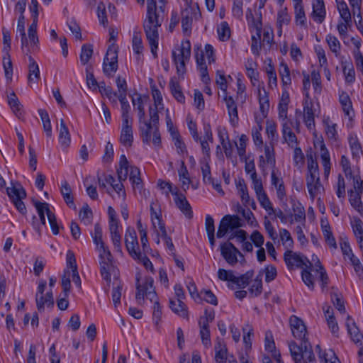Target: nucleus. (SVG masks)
Here are the masks:
<instances>
[{
  "instance_id": "28",
  "label": "nucleus",
  "mask_w": 363,
  "mask_h": 363,
  "mask_svg": "<svg viewBox=\"0 0 363 363\" xmlns=\"http://www.w3.org/2000/svg\"><path fill=\"white\" fill-rule=\"evenodd\" d=\"M253 28L255 30V35H252V45H251V50L254 55H259V50L261 48L260 45V38H261V33H262V23L260 21L254 23Z\"/></svg>"
},
{
  "instance_id": "1",
  "label": "nucleus",
  "mask_w": 363,
  "mask_h": 363,
  "mask_svg": "<svg viewBox=\"0 0 363 363\" xmlns=\"http://www.w3.org/2000/svg\"><path fill=\"white\" fill-rule=\"evenodd\" d=\"M161 5L157 7L155 0H147V14L143 22L144 31L148 40L151 52L154 57H157V50L159 43V28L163 21L165 0H159Z\"/></svg>"
},
{
  "instance_id": "51",
  "label": "nucleus",
  "mask_w": 363,
  "mask_h": 363,
  "mask_svg": "<svg viewBox=\"0 0 363 363\" xmlns=\"http://www.w3.org/2000/svg\"><path fill=\"white\" fill-rule=\"evenodd\" d=\"M291 18L289 15L286 9H283L279 11L277 13V26L279 28V33H281V27L283 25H288L290 23Z\"/></svg>"
},
{
  "instance_id": "57",
  "label": "nucleus",
  "mask_w": 363,
  "mask_h": 363,
  "mask_svg": "<svg viewBox=\"0 0 363 363\" xmlns=\"http://www.w3.org/2000/svg\"><path fill=\"white\" fill-rule=\"evenodd\" d=\"M190 11L188 9H186L182 11V26L183 31L184 33L187 31H191V24H192V18L189 16Z\"/></svg>"
},
{
  "instance_id": "39",
  "label": "nucleus",
  "mask_w": 363,
  "mask_h": 363,
  "mask_svg": "<svg viewBox=\"0 0 363 363\" xmlns=\"http://www.w3.org/2000/svg\"><path fill=\"white\" fill-rule=\"evenodd\" d=\"M68 128L64 119H60V128L59 130V143L64 150L68 148Z\"/></svg>"
},
{
  "instance_id": "55",
  "label": "nucleus",
  "mask_w": 363,
  "mask_h": 363,
  "mask_svg": "<svg viewBox=\"0 0 363 363\" xmlns=\"http://www.w3.org/2000/svg\"><path fill=\"white\" fill-rule=\"evenodd\" d=\"M219 39L222 41H225L229 39L230 36V30L227 22H222L217 29Z\"/></svg>"
},
{
  "instance_id": "56",
  "label": "nucleus",
  "mask_w": 363,
  "mask_h": 363,
  "mask_svg": "<svg viewBox=\"0 0 363 363\" xmlns=\"http://www.w3.org/2000/svg\"><path fill=\"white\" fill-rule=\"evenodd\" d=\"M250 294L253 296H258L262 291V281L260 277H257L249 289Z\"/></svg>"
},
{
  "instance_id": "5",
  "label": "nucleus",
  "mask_w": 363,
  "mask_h": 363,
  "mask_svg": "<svg viewBox=\"0 0 363 363\" xmlns=\"http://www.w3.org/2000/svg\"><path fill=\"white\" fill-rule=\"evenodd\" d=\"M353 189L348 191L351 206L363 216V180L358 175H353Z\"/></svg>"
},
{
  "instance_id": "27",
  "label": "nucleus",
  "mask_w": 363,
  "mask_h": 363,
  "mask_svg": "<svg viewBox=\"0 0 363 363\" xmlns=\"http://www.w3.org/2000/svg\"><path fill=\"white\" fill-rule=\"evenodd\" d=\"M325 15L326 11L323 0H313L312 16L314 21L321 23L323 22Z\"/></svg>"
},
{
  "instance_id": "46",
  "label": "nucleus",
  "mask_w": 363,
  "mask_h": 363,
  "mask_svg": "<svg viewBox=\"0 0 363 363\" xmlns=\"http://www.w3.org/2000/svg\"><path fill=\"white\" fill-rule=\"evenodd\" d=\"M37 24L36 22H33L28 30V43L30 42V44L33 47H37V45L39 43L38 36L37 34Z\"/></svg>"
},
{
  "instance_id": "29",
  "label": "nucleus",
  "mask_w": 363,
  "mask_h": 363,
  "mask_svg": "<svg viewBox=\"0 0 363 363\" xmlns=\"http://www.w3.org/2000/svg\"><path fill=\"white\" fill-rule=\"evenodd\" d=\"M214 350L216 352L215 360L216 363H226L228 350L225 344L221 339L218 337L217 338Z\"/></svg>"
},
{
  "instance_id": "32",
  "label": "nucleus",
  "mask_w": 363,
  "mask_h": 363,
  "mask_svg": "<svg viewBox=\"0 0 363 363\" xmlns=\"http://www.w3.org/2000/svg\"><path fill=\"white\" fill-rule=\"evenodd\" d=\"M130 171L129 179L132 183L133 189L140 190L143 188L142 179L140 178V169L135 166H128V172Z\"/></svg>"
},
{
  "instance_id": "38",
  "label": "nucleus",
  "mask_w": 363,
  "mask_h": 363,
  "mask_svg": "<svg viewBox=\"0 0 363 363\" xmlns=\"http://www.w3.org/2000/svg\"><path fill=\"white\" fill-rule=\"evenodd\" d=\"M348 142L353 157L359 158L362 155V150L357 136L350 134L348 137Z\"/></svg>"
},
{
  "instance_id": "23",
  "label": "nucleus",
  "mask_w": 363,
  "mask_h": 363,
  "mask_svg": "<svg viewBox=\"0 0 363 363\" xmlns=\"http://www.w3.org/2000/svg\"><path fill=\"white\" fill-rule=\"evenodd\" d=\"M69 269L72 271L71 279L69 283L72 281L78 289L79 293L82 292V281L79 277L76 259L73 252L69 251Z\"/></svg>"
},
{
  "instance_id": "61",
  "label": "nucleus",
  "mask_w": 363,
  "mask_h": 363,
  "mask_svg": "<svg viewBox=\"0 0 363 363\" xmlns=\"http://www.w3.org/2000/svg\"><path fill=\"white\" fill-rule=\"evenodd\" d=\"M252 274L249 272L245 274L241 275L239 277H235V275L233 277L232 283L235 284L240 288H245L249 282V279H250Z\"/></svg>"
},
{
  "instance_id": "41",
  "label": "nucleus",
  "mask_w": 363,
  "mask_h": 363,
  "mask_svg": "<svg viewBox=\"0 0 363 363\" xmlns=\"http://www.w3.org/2000/svg\"><path fill=\"white\" fill-rule=\"evenodd\" d=\"M325 40L331 52L334 53L336 57L339 56L340 54L341 45L338 39L335 36L328 34L326 35Z\"/></svg>"
},
{
  "instance_id": "31",
  "label": "nucleus",
  "mask_w": 363,
  "mask_h": 363,
  "mask_svg": "<svg viewBox=\"0 0 363 363\" xmlns=\"http://www.w3.org/2000/svg\"><path fill=\"white\" fill-rule=\"evenodd\" d=\"M16 30L21 37V48L23 50L26 49V55H28L30 50L28 48V39L25 32V17L23 15H20L18 17Z\"/></svg>"
},
{
  "instance_id": "34",
  "label": "nucleus",
  "mask_w": 363,
  "mask_h": 363,
  "mask_svg": "<svg viewBox=\"0 0 363 363\" xmlns=\"http://www.w3.org/2000/svg\"><path fill=\"white\" fill-rule=\"evenodd\" d=\"M8 103L12 109L13 113L18 117L21 118L23 115L22 105L21 104L18 99L14 92L11 93L8 96Z\"/></svg>"
},
{
  "instance_id": "53",
  "label": "nucleus",
  "mask_w": 363,
  "mask_h": 363,
  "mask_svg": "<svg viewBox=\"0 0 363 363\" xmlns=\"http://www.w3.org/2000/svg\"><path fill=\"white\" fill-rule=\"evenodd\" d=\"M79 218L85 225L91 224L92 221L93 214L91 209L87 204H85L79 212Z\"/></svg>"
},
{
  "instance_id": "43",
  "label": "nucleus",
  "mask_w": 363,
  "mask_h": 363,
  "mask_svg": "<svg viewBox=\"0 0 363 363\" xmlns=\"http://www.w3.org/2000/svg\"><path fill=\"white\" fill-rule=\"evenodd\" d=\"M294 9H295V20H296V24L300 25L301 26H306V17L303 7L301 3L295 4Z\"/></svg>"
},
{
  "instance_id": "47",
  "label": "nucleus",
  "mask_w": 363,
  "mask_h": 363,
  "mask_svg": "<svg viewBox=\"0 0 363 363\" xmlns=\"http://www.w3.org/2000/svg\"><path fill=\"white\" fill-rule=\"evenodd\" d=\"M356 239L363 237V222L358 217H353L350 221Z\"/></svg>"
},
{
  "instance_id": "58",
  "label": "nucleus",
  "mask_w": 363,
  "mask_h": 363,
  "mask_svg": "<svg viewBox=\"0 0 363 363\" xmlns=\"http://www.w3.org/2000/svg\"><path fill=\"white\" fill-rule=\"evenodd\" d=\"M3 67L4 69L5 77L6 80L11 82L13 76V65L11 57H3Z\"/></svg>"
},
{
  "instance_id": "26",
  "label": "nucleus",
  "mask_w": 363,
  "mask_h": 363,
  "mask_svg": "<svg viewBox=\"0 0 363 363\" xmlns=\"http://www.w3.org/2000/svg\"><path fill=\"white\" fill-rule=\"evenodd\" d=\"M346 326L352 341L355 343H359L362 345V342H363V335L359 332V328L357 327L355 323L350 315H347Z\"/></svg>"
},
{
  "instance_id": "33",
  "label": "nucleus",
  "mask_w": 363,
  "mask_h": 363,
  "mask_svg": "<svg viewBox=\"0 0 363 363\" xmlns=\"http://www.w3.org/2000/svg\"><path fill=\"white\" fill-rule=\"evenodd\" d=\"M342 67L346 83L352 84L355 81V71L351 62H342Z\"/></svg>"
},
{
  "instance_id": "40",
  "label": "nucleus",
  "mask_w": 363,
  "mask_h": 363,
  "mask_svg": "<svg viewBox=\"0 0 363 363\" xmlns=\"http://www.w3.org/2000/svg\"><path fill=\"white\" fill-rule=\"evenodd\" d=\"M96 250L99 253L100 264L112 263V255L106 244L96 247Z\"/></svg>"
},
{
  "instance_id": "19",
  "label": "nucleus",
  "mask_w": 363,
  "mask_h": 363,
  "mask_svg": "<svg viewBox=\"0 0 363 363\" xmlns=\"http://www.w3.org/2000/svg\"><path fill=\"white\" fill-rule=\"evenodd\" d=\"M133 121L122 122L120 135L121 143L125 147H131L133 142Z\"/></svg>"
},
{
  "instance_id": "20",
  "label": "nucleus",
  "mask_w": 363,
  "mask_h": 363,
  "mask_svg": "<svg viewBox=\"0 0 363 363\" xmlns=\"http://www.w3.org/2000/svg\"><path fill=\"white\" fill-rule=\"evenodd\" d=\"M282 136L284 141L291 147H294L297 145V138L291 130V126H294L293 121H286L281 123Z\"/></svg>"
},
{
  "instance_id": "21",
  "label": "nucleus",
  "mask_w": 363,
  "mask_h": 363,
  "mask_svg": "<svg viewBox=\"0 0 363 363\" xmlns=\"http://www.w3.org/2000/svg\"><path fill=\"white\" fill-rule=\"evenodd\" d=\"M28 82L29 86H32L33 84H36L40 79V69L38 65L31 55L28 56Z\"/></svg>"
},
{
  "instance_id": "18",
  "label": "nucleus",
  "mask_w": 363,
  "mask_h": 363,
  "mask_svg": "<svg viewBox=\"0 0 363 363\" xmlns=\"http://www.w3.org/2000/svg\"><path fill=\"white\" fill-rule=\"evenodd\" d=\"M199 142L201 144L202 152L208 157H210V147L209 143H213V133L211 130V127L209 123L203 124V138L201 139L200 138V140Z\"/></svg>"
},
{
  "instance_id": "64",
  "label": "nucleus",
  "mask_w": 363,
  "mask_h": 363,
  "mask_svg": "<svg viewBox=\"0 0 363 363\" xmlns=\"http://www.w3.org/2000/svg\"><path fill=\"white\" fill-rule=\"evenodd\" d=\"M340 164L345 174V177L347 179H351L354 174H352V171L350 167V162L346 156L342 155L341 157Z\"/></svg>"
},
{
  "instance_id": "60",
  "label": "nucleus",
  "mask_w": 363,
  "mask_h": 363,
  "mask_svg": "<svg viewBox=\"0 0 363 363\" xmlns=\"http://www.w3.org/2000/svg\"><path fill=\"white\" fill-rule=\"evenodd\" d=\"M264 155L266 162L272 166V169H275L276 160L274 147L272 145H265Z\"/></svg>"
},
{
  "instance_id": "13",
  "label": "nucleus",
  "mask_w": 363,
  "mask_h": 363,
  "mask_svg": "<svg viewBox=\"0 0 363 363\" xmlns=\"http://www.w3.org/2000/svg\"><path fill=\"white\" fill-rule=\"evenodd\" d=\"M125 244L132 257H137L140 252L136 232L133 228L128 227L125 234Z\"/></svg>"
},
{
  "instance_id": "12",
  "label": "nucleus",
  "mask_w": 363,
  "mask_h": 363,
  "mask_svg": "<svg viewBox=\"0 0 363 363\" xmlns=\"http://www.w3.org/2000/svg\"><path fill=\"white\" fill-rule=\"evenodd\" d=\"M153 282L154 281L152 277H146L144 284H137L135 298L138 301L140 299L143 300L145 296L151 301L157 298V294L153 287Z\"/></svg>"
},
{
  "instance_id": "45",
  "label": "nucleus",
  "mask_w": 363,
  "mask_h": 363,
  "mask_svg": "<svg viewBox=\"0 0 363 363\" xmlns=\"http://www.w3.org/2000/svg\"><path fill=\"white\" fill-rule=\"evenodd\" d=\"M98 89L102 96H106L112 103L116 104L117 93L113 92L110 86H106L104 82H101Z\"/></svg>"
},
{
  "instance_id": "59",
  "label": "nucleus",
  "mask_w": 363,
  "mask_h": 363,
  "mask_svg": "<svg viewBox=\"0 0 363 363\" xmlns=\"http://www.w3.org/2000/svg\"><path fill=\"white\" fill-rule=\"evenodd\" d=\"M179 174L180 181L182 183V188L184 191H186L189 187L191 180L189 177L188 171L186 169V167L184 166V162H182V167L180 169Z\"/></svg>"
},
{
  "instance_id": "42",
  "label": "nucleus",
  "mask_w": 363,
  "mask_h": 363,
  "mask_svg": "<svg viewBox=\"0 0 363 363\" xmlns=\"http://www.w3.org/2000/svg\"><path fill=\"white\" fill-rule=\"evenodd\" d=\"M39 116L41 118L43 129L45 132L46 136L48 138H50L52 136V126L50 123V120L49 118V115L45 110L40 109L38 110Z\"/></svg>"
},
{
  "instance_id": "35",
  "label": "nucleus",
  "mask_w": 363,
  "mask_h": 363,
  "mask_svg": "<svg viewBox=\"0 0 363 363\" xmlns=\"http://www.w3.org/2000/svg\"><path fill=\"white\" fill-rule=\"evenodd\" d=\"M339 101L345 115L351 117L353 113V109L349 95L346 92L342 91L339 96Z\"/></svg>"
},
{
  "instance_id": "48",
  "label": "nucleus",
  "mask_w": 363,
  "mask_h": 363,
  "mask_svg": "<svg viewBox=\"0 0 363 363\" xmlns=\"http://www.w3.org/2000/svg\"><path fill=\"white\" fill-rule=\"evenodd\" d=\"M236 187L242 203L244 204L246 201H249L250 197L249 196L247 187L244 179H239V181L236 183Z\"/></svg>"
},
{
  "instance_id": "50",
  "label": "nucleus",
  "mask_w": 363,
  "mask_h": 363,
  "mask_svg": "<svg viewBox=\"0 0 363 363\" xmlns=\"http://www.w3.org/2000/svg\"><path fill=\"white\" fill-rule=\"evenodd\" d=\"M93 55L92 45L89 44H84L82 47V52L80 54V61L84 65H86Z\"/></svg>"
},
{
  "instance_id": "30",
  "label": "nucleus",
  "mask_w": 363,
  "mask_h": 363,
  "mask_svg": "<svg viewBox=\"0 0 363 363\" xmlns=\"http://www.w3.org/2000/svg\"><path fill=\"white\" fill-rule=\"evenodd\" d=\"M303 119L304 123L308 129L315 127L314 113L313 106L308 101L303 103Z\"/></svg>"
},
{
  "instance_id": "49",
  "label": "nucleus",
  "mask_w": 363,
  "mask_h": 363,
  "mask_svg": "<svg viewBox=\"0 0 363 363\" xmlns=\"http://www.w3.org/2000/svg\"><path fill=\"white\" fill-rule=\"evenodd\" d=\"M46 287V281L42 280L39 282L38 290L36 293V304L38 311H41L44 308L43 302V293Z\"/></svg>"
},
{
  "instance_id": "24",
  "label": "nucleus",
  "mask_w": 363,
  "mask_h": 363,
  "mask_svg": "<svg viewBox=\"0 0 363 363\" xmlns=\"http://www.w3.org/2000/svg\"><path fill=\"white\" fill-rule=\"evenodd\" d=\"M108 229L111 234V238L116 250L121 254V235L118 230V222L108 223Z\"/></svg>"
},
{
  "instance_id": "7",
  "label": "nucleus",
  "mask_w": 363,
  "mask_h": 363,
  "mask_svg": "<svg viewBox=\"0 0 363 363\" xmlns=\"http://www.w3.org/2000/svg\"><path fill=\"white\" fill-rule=\"evenodd\" d=\"M118 69V47L109 45L103 62V71L107 76H112Z\"/></svg>"
},
{
  "instance_id": "14",
  "label": "nucleus",
  "mask_w": 363,
  "mask_h": 363,
  "mask_svg": "<svg viewBox=\"0 0 363 363\" xmlns=\"http://www.w3.org/2000/svg\"><path fill=\"white\" fill-rule=\"evenodd\" d=\"M271 184L276 189L278 199L283 201L286 196V192L283 178L278 170L272 169L271 172Z\"/></svg>"
},
{
  "instance_id": "22",
  "label": "nucleus",
  "mask_w": 363,
  "mask_h": 363,
  "mask_svg": "<svg viewBox=\"0 0 363 363\" xmlns=\"http://www.w3.org/2000/svg\"><path fill=\"white\" fill-rule=\"evenodd\" d=\"M306 184L308 190V193L312 199L320 192L323 189V186L320 181L319 175H307L306 177Z\"/></svg>"
},
{
  "instance_id": "16",
  "label": "nucleus",
  "mask_w": 363,
  "mask_h": 363,
  "mask_svg": "<svg viewBox=\"0 0 363 363\" xmlns=\"http://www.w3.org/2000/svg\"><path fill=\"white\" fill-rule=\"evenodd\" d=\"M284 261L289 269H292L294 267L301 268L303 266L308 267L306 262H307L310 266L311 263L307 259H303L299 254L294 252L291 250H287L284 255Z\"/></svg>"
},
{
  "instance_id": "44",
  "label": "nucleus",
  "mask_w": 363,
  "mask_h": 363,
  "mask_svg": "<svg viewBox=\"0 0 363 363\" xmlns=\"http://www.w3.org/2000/svg\"><path fill=\"white\" fill-rule=\"evenodd\" d=\"M334 189L335 191V194L338 199H340L341 201H343L346 195L345 182L344 177L341 174L338 175L337 182L334 186Z\"/></svg>"
},
{
  "instance_id": "9",
  "label": "nucleus",
  "mask_w": 363,
  "mask_h": 363,
  "mask_svg": "<svg viewBox=\"0 0 363 363\" xmlns=\"http://www.w3.org/2000/svg\"><path fill=\"white\" fill-rule=\"evenodd\" d=\"M220 254L230 266H234L238 263V257L245 260L243 255L230 242H226L220 245Z\"/></svg>"
},
{
  "instance_id": "11",
  "label": "nucleus",
  "mask_w": 363,
  "mask_h": 363,
  "mask_svg": "<svg viewBox=\"0 0 363 363\" xmlns=\"http://www.w3.org/2000/svg\"><path fill=\"white\" fill-rule=\"evenodd\" d=\"M6 192L18 211L23 215H25L26 213V208L22 201L26 197L25 189L21 186H13L12 188H7Z\"/></svg>"
},
{
  "instance_id": "54",
  "label": "nucleus",
  "mask_w": 363,
  "mask_h": 363,
  "mask_svg": "<svg viewBox=\"0 0 363 363\" xmlns=\"http://www.w3.org/2000/svg\"><path fill=\"white\" fill-rule=\"evenodd\" d=\"M279 74L284 85L291 84V79L290 77V71L288 65L284 62L280 63Z\"/></svg>"
},
{
  "instance_id": "15",
  "label": "nucleus",
  "mask_w": 363,
  "mask_h": 363,
  "mask_svg": "<svg viewBox=\"0 0 363 363\" xmlns=\"http://www.w3.org/2000/svg\"><path fill=\"white\" fill-rule=\"evenodd\" d=\"M172 195L174 196V201L176 206L181 211L186 218L191 219L193 217V211L185 195L179 192L177 190L175 192H172Z\"/></svg>"
},
{
  "instance_id": "8",
  "label": "nucleus",
  "mask_w": 363,
  "mask_h": 363,
  "mask_svg": "<svg viewBox=\"0 0 363 363\" xmlns=\"http://www.w3.org/2000/svg\"><path fill=\"white\" fill-rule=\"evenodd\" d=\"M117 174L119 182L114 183L112 188L120 197L121 196L124 198L125 193L122 182L126 180L128 175V161L124 155H122L120 157L119 167L117 169Z\"/></svg>"
},
{
  "instance_id": "2",
  "label": "nucleus",
  "mask_w": 363,
  "mask_h": 363,
  "mask_svg": "<svg viewBox=\"0 0 363 363\" xmlns=\"http://www.w3.org/2000/svg\"><path fill=\"white\" fill-rule=\"evenodd\" d=\"M33 205L35 206L37 210L40 219V221L38 222L37 220L36 216H33L32 225L34 229L38 233L39 235H40V225H45V215L46 214L53 234H58L59 225L57 224L55 214L49 208V204L46 202L33 201Z\"/></svg>"
},
{
  "instance_id": "10",
  "label": "nucleus",
  "mask_w": 363,
  "mask_h": 363,
  "mask_svg": "<svg viewBox=\"0 0 363 363\" xmlns=\"http://www.w3.org/2000/svg\"><path fill=\"white\" fill-rule=\"evenodd\" d=\"M174 294L175 296L177 297V302H178V308L175 307L176 301L172 298L169 299V308L172 309V311L183 317L186 318L187 317V311H186V307L184 303L182 301V299L185 298V294L184 291V289L181 284H175L174 286Z\"/></svg>"
},
{
  "instance_id": "36",
  "label": "nucleus",
  "mask_w": 363,
  "mask_h": 363,
  "mask_svg": "<svg viewBox=\"0 0 363 363\" xmlns=\"http://www.w3.org/2000/svg\"><path fill=\"white\" fill-rule=\"evenodd\" d=\"M169 87L171 93L174 99L178 102L184 104L185 102V96L179 83L174 79H172L169 82Z\"/></svg>"
},
{
  "instance_id": "63",
  "label": "nucleus",
  "mask_w": 363,
  "mask_h": 363,
  "mask_svg": "<svg viewBox=\"0 0 363 363\" xmlns=\"http://www.w3.org/2000/svg\"><path fill=\"white\" fill-rule=\"evenodd\" d=\"M92 178L91 177H87L84 180V185L86 187V193L89 195V196L93 199L96 200L98 199V193L96 191V187L93 186L91 183H89V181H91Z\"/></svg>"
},
{
  "instance_id": "52",
  "label": "nucleus",
  "mask_w": 363,
  "mask_h": 363,
  "mask_svg": "<svg viewBox=\"0 0 363 363\" xmlns=\"http://www.w3.org/2000/svg\"><path fill=\"white\" fill-rule=\"evenodd\" d=\"M247 138L245 135H241V136L239 138V145H238L237 143L235 145H237V150H238V154L240 158L241 161L246 162V145H247Z\"/></svg>"
},
{
  "instance_id": "4",
  "label": "nucleus",
  "mask_w": 363,
  "mask_h": 363,
  "mask_svg": "<svg viewBox=\"0 0 363 363\" xmlns=\"http://www.w3.org/2000/svg\"><path fill=\"white\" fill-rule=\"evenodd\" d=\"M289 347L291 357L296 363H301L302 360L305 363L314 361L315 356L312 350V347L308 340L302 341L300 346L295 342H291L289 343Z\"/></svg>"
},
{
  "instance_id": "37",
  "label": "nucleus",
  "mask_w": 363,
  "mask_h": 363,
  "mask_svg": "<svg viewBox=\"0 0 363 363\" xmlns=\"http://www.w3.org/2000/svg\"><path fill=\"white\" fill-rule=\"evenodd\" d=\"M90 235L96 247L105 245L103 240V230L99 223H95L94 230L90 232Z\"/></svg>"
},
{
  "instance_id": "17",
  "label": "nucleus",
  "mask_w": 363,
  "mask_h": 363,
  "mask_svg": "<svg viewBox=\"0 0 363 363\" xmlns=\"http://www.w3.org/2000/svg\"><path fill=\"white\" fill-rule=\"evenodd\" d=\"M290 325L292 334L295 338L300 339L302 341L307 340L306 338V327L300 318L292 315L290 318Z\"/></svg>"
},
{
  "instance_id": "3",
  "label": "nucleus",
  "mask_w": 363,
  "mask_h": 363,
  "mask_svg": "<svg viewBox=\"0 0 363 363\" xmlns=\"http://www.w3.org/2000/svg\"><path fill=\"white\" fill-rule=\"evenodd\" d=\"M172 57L176 65L178 74H184L186 72V63L191 57V43L189 40L182 41L180 45L174 48L172 52Z\"/></svg>"
},
{
  "instance_id": "6",
  "label": "nucleus",
  "mask_w": 363,
  "mask_h": 363,
  "mask_svg": "<svg viewBox=\"0 0 363 363\" xmlns=\"http://www.w3.org/2000/svg\"><path fill=\"white\" fill-rule=\"evenodd\" d=\"M140 136L144 143L149 144L150 142L155 147L161 145V137L158 127L151 126V123L143 121V125L140 126Z\"/></svg>"
},
{
  "instance_id": "25",
  "label": "nucleus",
  "mask_w": 363,
  "mask_h": 363,
  "mask_svg": "<svg viewBox=\"0 0 363 363\" xmlns=\"http://www.w3.org/2000/svg\"><path fill=\"white\" fill-rule=\"evenodd\" d=\"M255 194L260 206L267 212L268 215L271 216L275 213L276 210L274 209L272 203L264 191V189L262 188L255 191Z\"/></svg>"
},
{
  "instance_id": "62",
  "label": "nucleus",
  "mask_w": 363,
  "mask_h": 363,
  "mask_svg": "<svg viewBox=\"0 0 363 363\" xmlns=\"http://www.w3.org/2000/svg\"><path fill=\"white\" fill-rule=\"evenodd\" d=\"M91 66L89 65L86 67V83L89 88L96 90L98 89L99 84H98L95 79L94 74L91 71Z\"/></svg>"
}]
</instances>
